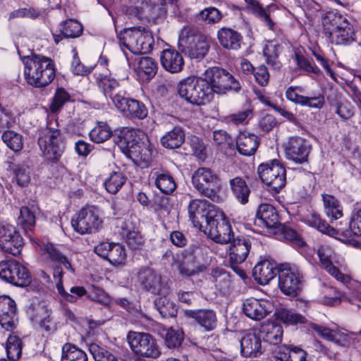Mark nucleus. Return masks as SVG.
<instances>
[{"label":"nucleus","mask_w":361,"mask_h":361,"mask_svg":"<svg viewBox=\"0 0 361 361\" xmlns=\"http://www.w3.org/2000/svg\"><path fill=\"white\" fill-rule=\"evenodd\" d=\"M24 75L27 82L35 87L49 85L55 78L56 67L54 61L41 54H32L23 59Z\"/></svg>","instance_id":"f257e3e1"},{"label":"nucleus","mask_w":361,"mask_h":361,"mask_svg":"<svg viewBox=\"0 0 361 361\" xmlns=\"http://www.w3.org/2000/svg\"><path fill=\"white\" fill-rule=\"evenodd\" d=\"M192 184L201 195L215 202H222L219 178L211 169L200 167L195 171L192 176Z\"/></svg>","instance_id":"f03ea898"},{"label":"nucleus","mask_w":361,"mask_h":361,"mask_svg":"<svg viewBox=\"0 0 361 361\" xmlns=\"http://www.w3.org/2000/svg\"><path fill=\"white\" fill-rule=\"evenodd\" d=\"M121 45L135 54H147L152 51L154 38L145 27H133L121 32L118 35Z\"/></svg>","instance_id":"7ed1b4c3"},{"label":"nucleus","mask_w":361,"mask_h":361,"mask_svg":"<svg viewBox=\"0 0 361 361\" xmlns=\"http://www.w3.org/2000/svg\"><path fill=\"white\" fill-rule=\"evenodd\" d=\"M209 214V221L203 227L204 233L217 243H228L234 236L228 219L219 209L212 210Z\"/></svg>","instance_id":"20e7f679"},{"label":"nucleus","mask_w":361,"mask_h":361,"mask_svg":"<svg viewBox=\"0 0 361 361\" xmlns=\"http://www.w3.org/2000/svg\"><path fill=\"white\" fill-rule=\"evenodd\" d=\"M178 92L180 97L192 104H204L212 97L210 86L205 78H188L180 82Z\"/></svg>","instance_id":"39448f33"},{"label":"nucleus","mask_w":361,"mask_h":361,"mask_svg":"<svg viewBox=\"0 0 361 361\" xmlns=\"http://www.w3.org/2000/svg\"><path fill=\"white\" fill-rule=\"evenodd\" d=\"M205 80L210 86L211 93L226 94L228 91L238 92L241 86L238 80L226 70L219 67H212L204 73Z\"/></svg>","instance_id":"423d86ee"},{"label":"nucleus","mask_w":361,"mask_h":361,"mask_svg":"<svg viewBox=\"0 0 361 361\" xmlns=\"http://www.w3.org/2000/svg\"><path fill=\"white\" fill-rule=\"evenodd\" d=\"M39 146L44 155L52 161H58L64 149V142L59 130L46 127L39 133Z\"/></svg>","instance_id":"0eeeda50"},{"label":"nucleus","mask_w":361,"mask_h":361,"mask_svg":"<svg viewBox=\"0 0 361 361\" xmlns=\"http://www.w3.org/2000/svg\"><path fill=\"white\" fill-rule=\"evenodd\" d=\"M126 339L132 351L138 356L156 359L161 355L156 339L148 333L129 331Z\"/></svg>","instance_id":"6e6552de"},{"label":"nucleus","mask_w":361,"mask_h":361,"mask_svg":"<svg viewBox=\"0 0 361 361\" xmlns=\"http://www.w3.org/2000/svg\"><path fill=\"white\" fill-rule=\"evenodd\" d=\"M261 180L269 188L271 192L278 193L286 183L284 166L278 161L261 164L257 169Z\"/></svg>","instance_id":"1a4fd4ad"},{"label":"nucleus","mask_w":361,"mask_h":361,"mask_svg":"<svg viewBox=\"0 0 361 361\" xmlns=\"http://www.w3.org/2000/svg\"><path fill=\"white\" fill-rule=\"evenodd\" d=\"M134 130H123L119 137L118 145L126 150L133 159L147 164L151 161L152 149L149 145L143 142H137Z\"/></svg>","instance_id":"9d476101"},{"label":"nucleus","mask_w":361,"mask_h":361,"mask_svg":"<svg viewBox=\"0 0 361 361\" xmlns=\"http://www.w3.org/2000/svg\"><path fill=\"white\" fill-rule=\"evenodd\" d=\"M73 228L81 235L98 232L103 226V220L94 206L82 208L75 219L71 221Z\"/></svg>","instance_id":"9b49d317"},{"label":"nucleus","mask_w":361,"mask_h":361,"mask_svg":"<svg viewBox=\"0 0 361 361\" xmlns=\"http://www.w3.org/2000/svg\"><path fill=\"white\" fill-rule=\"evenodd\" d=\"M316 252L319 260V265L322 269L343 284H348L350 282V277L341 273L337 268L336 265L338 264L337 255L330 245H320L317 248Z\"/></svg>","instance_id":"f8f14e48"},{"label":"nucleus","mask_w":361,"mask_h":361,"mask_svg":"<svg viewBox=\"0 0 361 361\" xmlns=\"http://www.w3.org/2000/svg\"><path fill=\"white\" fill-rule=\"evenodd\" d=\"M0 278L8 283L20 287L27 286L31 282L28 270L16 260L0 262Z\"/></svg>","instance_id":"ddd939ff"},{"label":"nucleus","mask_w":361,"mask_h":361,"mask_svg":"<svg viewBox=\"0 0 361 361\" xmlns=\"http://www.w3.org/2000/svg\"><path fill=\"white\" fill-rule=\"evenodd\" d=\"M279 286L286 295H295L300 288L303 275L299 268L288 264L278 268Z\"/></svg>","instance_id":"4468645a"},{"label":"nucleus","mask_w":361,"mask_h":361,"mask_svg":"<svg viewBox=\"0 0 361 361\" xmlns=\"http://www.w3.org/2000/svg\"><path fill=\"white\" fill-rule=\"evenodd\" d=\"M127 14L140 20H155L166 13L164 0H145L139 5L130 6Z\"/></svg>","instance_id":"2eb2a0df"},{"label":"nucleus","mask_w":361,"mask_h":361,"mask_svg":"<svg viewBox=\"0 0 361 361\" xmlns=\"http://www.w3.org/2000/svg\"><path fill=\"white\" fill-rule=\"evenodd\" d=\"M214 204L205 200L195 199L190 202L188 206V212L190 220L193 226L201 229L204 227L203 223L209 221V215L212 210H218Z\"/></svg>","instance_id":"dca6fc26"},{"label":"nucleus","mask_w":361,"mask_h":361,"mask_svg":"<svg viewBox=\"0 0 361 361\" xmlns=\"http://www.w3.org/2000/svg\"><path fill=\"white\" fill-rule=\"evenodd\" d=\"M23 245L21 235L11 225L0 226V248L5 252L16 255Z\"/></svg>","instance_id":"f3484780"},{"label":"nucleus","mask_w":361,"mask_h":361,"mask_svg":"<svg viewBox=\"0 0 361 361\" xmlns=\"http://www.w3.org/2000/svg\"><path fill=\"white\" fill-rule=\"evenodd\" d=\"M114 104L126 116L137 119H144L147 116V107L138 100L127 98L124 95H116L114 97Z\"/></svg>","instance_id":"a211bd4d"},{"label":"nucleus","mask_w":361,"mask_h":361,"mask_svg":"<svg viewBox=\"0 0 361 361\" xmlns=\"http://www.w3.org/2000/svg\"><path fill=\"white\" fill-rule=\"evenodd\" d=\"M288 159L297 164L307 161L311 146L307 140L300 137H291L284 145Z\"/></svg>","instance_id":"6ab92c4d"},{"label":"nucleus","mask_w":361,"mask_h":361,"mask_svg":"<svg viewBox=\"0 0 361 361\" xmlns=\"http://www.w3.org/2000/svg\"><path fill=\"white\" fill-rule=\"evenodd\" d=\"M94 252L114 265L123 264L126 259V250L118 243H101L95 246Z\"/></svg>","instance_id":"aec40b11"},{"label":"nucleus","mask_w":361,"mask_h":361,"mask_svg":"<svg viewBox=\"0 0 361 361\" xmlns=\"http://www.w3.org/2000/svg\"><path fill=\"white\" fill-rule=\"evenodd\" d=\"M18 322L16 305L9 296H0V324L6 331H12Z\"/></svg>","instance_id":"412c9836"},{"label":"nucleus","mask_w":361,"mask_h":361,"mask_svg":"<svg viewBox=\"0 0 361 361\" xmlns=\"http://www.w3.org/2000/svg\"><path fill=\"white\" fill-rule=\"evenodd\" d=\"M53 276L56 281V288L61 299L69 302H75L78 298L86 295L87 291L82 286H73L67 292L63 285L62 277L63 271L60 266H56L54 268Z\"/></svg>","instance_id":"4be33fe9"},{"label":"nucleus","mask_w":361,"mask_h":361,"mask_svg":"<svg viewBox=\"0 0 361 361\" xmlns=\"http://www.w3.org/2000/svg\"><path fill=\"white\" fill-rule=\"evenodd\" d=\"M138 279L142 286L153 294H166L167 288L161 281L159 274L152 269H145L138 274Z\"/></svg>","instance_id":"5701e85b"},{"label":"nucleus","mask_w":361,"mask_h":361,"mask_svg":"<svg viewBox=\"0 0 361 361\" xmlns=\"http://www.w3.org/2000/svg\"><path fill=\"white\" fill-rule=\"evenodd\" d=\"M271 308L269 301L250 298L244 301L243 310L247 317L257 321L264 318L271 312Z\"/></svg>","instance_id":"b1692460"},{"label":"nucleus","mask_w":361,"mask_h":361,"mask_svg":"<svg viewBox=\"0 0 361 361\" xmlns=\"http://www.w3.org/2000/svg\"><path fill=\"white\" fill-rule=\"evenodd\" d=\"M229 246V256L231 261L235 264L243 262L248 256L251 248V240L249 238H232Z\"/></svg>","instance_id":"393cba45"},{"label":"nucleus","mask_w":361,"mask_h":361,"mask_svg":"<svg viewBox=\"0 0 361 361\" xmlns=\"http://www.w3.org/2000/svg\"><path fill=\"white\" fill-rule=\"evenodd\" d=\"M185 315L194 319L206 331H212L217 326V317L216 312L209 309H200L188 310Z\"/></svg>","instance_id":"a878e982"},{"label":"nucleus","mask_w":361,"mask_h":361,"mask_svg":"<svg viewBox=\"0 0 361 361\" xmlns=\"http://www.w3.org/2000/svg\"><path fill=\"white\" fill-rule=\"evenodd\" d=\"M276 273H278L276 264L267 259L259 262L252 269L255 280L261 285L267 284L275 277Z\"/></svg>","instance_id":"bb28decb"},{"label":"nucleus","mask_w":361,"mask_h":361,"mask_svg":"<svg viewBox=\"0 0 361 361\" xmlns=\"http://www.w3.org/2000/svg\"><path fill=\"white\" fill-rule=\"evenodd\" d=\"M302 88L297 86H290L286 91V98L302 106H307L310 108L321 109L324 104V98L322 95L317 97H304L300 95Z\"/></svg>","instance_id":"cd10ccee"},{"label":"nucleus","mask_w":361,"mask_h":361,"mask_svg":"<svg viewBox=\"0 0 361 361\" xmlns=\"http://www.w3.org/2000/svg\"><path fill=\"white\" fill-rule=\"evenodd\" d=\"M312 329L321 338L333 342L338 346L346 347L350 344V338L348 334L339 329H331L318 324H312Z\"/></svg>","instance_id":"c85d7f7f"},{"label":"nucleus","mask_w":361,"mask_h":361,"mask_svg":"<svg viewBox=\"0 0 361 361\" xmlns=\"http://www.w3.org/2000/svg\"><path fill=\"white\" fill-rule=\"evenodd\" d=\"M161 66L171 73H180L184 66L182 54L174 49H166L160 56Z\"/></svg>","instance_id":"c756f323"},{"label":"nucleus","mask_w":361,"mask_h":361,"mask_svg":"<svg viewBox=\"0 0 361 361\" xmlns=\"http://www.w3.org/2000/svg\"><path fill=\"white\" fill-rule=\"evenodd\" d=\"M240 353L243 356L256 357L262 354V342L255 332L246 333L240 339Z\"/></svg>","instance_id":"7c9ffc66"},{"label":"nucleus","mask_w":361,"mask_h":361,"mask_svg":"<svg viewBox=\"0 0 361 361\" xmlns=\"http://www.w3.org/2000/svg\"><path fill=\"white\" fill-rule=\"evenodd\" d=\"M39 207L35 201H30L20 209V215L17 219L18 225L25 232L31 231L35 225L36 214Z\"/></svg>","instance_id":"2f4dec72"},{"label":"nucleus","mask_w":361,"mask_h":361,"mask_svg":"<svg viewBox=\"0 0 361 361\" xmlns=\"http://www.w3.org/2000/svg\"><path fill=\"white\" fill-rule=\"evenodd\" d=\"M219 44L226 49L238 50L240 48L243 37L236 30L221 27L217 32Z\"/></svg>","instance_id":"473e14b6"},{"label":"nucleus","mask_w":361,"mask_h":361,"mask_svg":"<svg viewBox=\"0 0 361 361\" xmlns=\"http://www.w3.org/2000/svg\"><path fill=\"white\" fill-rule=\"evenodd\" d=\"M258 145L259 138L253 133L241 132L237 137V150L243 156H251L254 154Z\"/></svg>","instance_id":"72a5a7b5"},{"label":"nucleus","mask_w":361,"mask_h":361,"mask_svg":"<svg viewBox=\"0 0 361 361\" xmlns=\"http://www.w3.org/2000/svg\"><path fill=\"white\" fill-rule=\"evenodd\" d=\"M349 23L345 17L334 11L328 12L322 20L324 33L328 38L333 35V32L342 29Z\"/></svg>","instance_id":"f704fd0d"},{"label":"nucleus","mask_w":361,"mask_h":361,"mask_svg":"<svg viewBox=\"0 0 361 361\" xmlns=\"http://www.w3.org/2000/svg\"><path fill=\"white\" fill-rule=\"evenodd\" d=\"M96 81L102 90L103 93L106 97H109L114 102V97L116 95H122L120 92H117L119 88V84L116 80L106 74L101 73H94Z\"/></svg>","instance_id":"c9c22d12"},{"label":"nucleus","mask_w":361,"mask_h":361,"mask_svg":"<svg viewBox=\"0 0 361 361\" xmlns=\"http://www.w3.org/2000/svg\"><path fill=\"white\" fill-rule=\"evenodd\" d=\"M276 361H306L307 353L300 348L278 346L274 350Z\"/></svg>","instance_id":"e433bc0d"},{"label":"nucleus","mask_w":361,"mask_h":361,"mask_svg":"<svg viewBox=\"0 0 361 361\" xmlns=\"http://www.w3.org/2000/svg\"><path fill=\"white\" fill-rule=\"evenodd\" d=\"M257 218L265 226L274 228L279 224V214L276 209L269 204H262L257 211Z\"/></svg>","instance_id":"4c0bfd02"},{"label":"nucleus","mask_w":361,"mask_h":361,"mask_svg":"<svg viewBox=\"0 0 361 361\" xmlns=\"http://www.w3.org/2000/svg\"><path fill=\"white\" fill-rule=\"evenodd\" d=\"M185 132L180 126H176L166 132L160 139L161 145L167 149H176L185 141Z\"/></svg>","instance_id":"58836bf2"},{"label":"nucleus","mask_w":361,"mask_h":361,"mask_svg":"<svg viewBox=\"0 0 361 361\" xmlns=\"http://www.w3.org/2000/svg\"><path fill=\"white\" fill-rule=\"evenodd\" d=\"M211 278L216 288L223 293H227L231 288L232 281L229 272L221 267H216L211 271Z\"/></svg>","instance_id":"ea45409f"},{"label":"nucleus","mask_w":361,"mask_h":361,"mask_svg":"<svg viewBox=\"0 0 361 361\" xmlns=\"http://www.w3.org/2000/svg\"><path fill=\"white\" fill-rule=\"evenodd\" d=\"M229 185L233 195L241 204L248 202L250 190L245 180L240 176H236L229 180Z\"/></svg>","instance_id":"a19ab883"},{"label":"nucleus","mask_w":361,"mask_h":361,"mask_svg":"<svg viewBox=\"0 0 361 361\" xmlns=\"http://www.w3.org/2000/svg\"><path fill=\"white\" fill-rule=\"evenodd\" d=\"M156 187L164 194H171L176 188L174 178L168 171H157L153 173Z\"/></svg>","instance_id":"79ce46f5"},{"label":"nucleus","mask_w":361,"mask_h":361,"mask_svg":"<svg viewBox=\"0 0 361 361\" xmlns=\"http://www.w3.org/2000/svg\"><path fill=\"white\" fill-rule=\"evenodd\" d=\"M260 332L264 340L271 344L277 345L282 341L283 329L280 324L267 322L262 325Z\"/></svg>","instance_id":"37998d69"},{"label":"nucleus","mask_w":361,"mask_h":361,"mask_svg":"<svg viewBox=\"0 0 361 361\" xmlns=\"http://www.w3.org/2000/svg\"><path fill=\"white\" fill-rule=\"evenodd\" d=\"M322 200L324 210L326 216L331 220H337L343 216L342 207L334 196L330 195H322Z\"/></svg>","instance_id":"c03bdc74"},{"label":"nucleus","mask_w":361,"mask_h":361,"mask_svg":"<svg viewBox=\"0 0 361 361\" xmlns=\"http://www.w3.org/2000/svg\"><path fill=\"white\" fill-rule=\"evenodd\" d=\"M90 140L95 143H102L109 140L112 135V130L106 122L98 121L90 130Z\"/></svg>","instance_id":"a18cd8bd"},{"label":"nucleus","mask_w":361,"mask_h":361,"mask_svg":"<svg viewBox=\"0 0 361 361\" xmlns=\"http://www.w3.org/2000/svg\"><path fill=\"white\" fill-rule=\"evenodd\" d=\"M86 353L71 343H66L62 348L61 361H87Z\"/></svg>","instance_id":"49530a36"},{"label":"nucleus","mask_w":361,"mask_h":361,"mask_svg":"<svg viewBox=\"0 0 361 361\" xmlns=\"http://www.w3.org/2000/svg\"><path fill=\"white\" fill-rule=\"evenodd\" d=\"M332 34L329 39L335 44L345 45L354 41V30L350 23Z\"/></svg>","instance_id":"de8ad7c7"},{"label":"nucleus","mask_w":361,"mask_h":361,"mask_svg":"<svg viewBox=\"0 0 361 361\" xmlns=\"http://www.w3.org/2000/svg\"><path fill=\"white\" fill-rule=\"evenodd\" d=\"M135 66L140 73L147 75V79H151L157 73V63L151 57L142 56L136 59Z\"/></svg>","instance_id":"09e8293b"},{"label":"nucleus","mask_w":361,"mask_h":361,"mask_svg":"<svg viewBox=\"0 0 361 361\" xmlns=\"http://www.w3.org/2000/svg\"><path fill=\"white\" fill-rule=\"evenodd\" d=\"M163 295L164 296L157 298L154 300V305L163 317L168 318L175 317L177 314L176 305L169 300L166 296V294Z\"/></svg>","instance_id":"8fccbe9b"},{"label":"nucleus","mask_w":361,"mask_h":361,"mask_svg":"<svg viewBox=\"0 0 361 361\" xmlns=\"http://www.w3.org/2000/svg\"><path fill=\"white\" fill-rule=\"evenodd\" d=\"M59 32L65 38H75L82 34V26L78 21L69 19L60 24Z\"/></svg>","instance_id":"3c124183"},{"label":"nucleus","mask_w":361,"mask_h":361,"mask_svg":"<svg viewBox=\"0 0 361 361\" xmlns=\"http://www.w3.org/2000/svg\"><path fill=\"white\" fill-rule=\"evenodd\" d=\"M1 138L6 146L13 152H18L23 148V136L14 130H4Z\"/></svg>","instance_id":"603ef678"},{"label":"nucleus","mask_w":361,"mask_h":361,"mask_svg":"<svg viewBox=\"0 0 361 361\" xmlns=\"http://www.w3.org/2000/svg\"><path fill=\"white\" fill-rule=\"evenodd\" d=\"M44 252L48 255V257L51 260L54 262L59 263L63 264L64 267L71 271H74L71 262L68 259L66 255H64L58 248H56L52 244H47L44 245Z\"/></svg>","instance_id":"864d4df0"},{"label":"nucleus","mask_w":361,"mask_h":361,"mask_svg":"<svg viewBox=\"0 0 361 361\" xmlns=\"http://www.w3.org/2000/svg\"><path fill=\"white\" fill-rule=\"evenodd\" d=\"M279 45L273 42H267L263 49V54L266 58L267 64L271 66L276 69L281 67L278 61Z\"/></svg>","instance_id":"5fc2aeb1"},{"label":"nucleus","mask_w":361,"mask_h":361,"mask_svg":"<svg viewBox=\"0 0 361 361\" xmlns=\"http://www.w3.org/2000/svg\"><path fill=\"white\" fill-rule=\"evenodd\" d=\"M304 221L307 224L316 228L323 233H326L329 235H333L336 233V230L334 228L331 227L324 220L322 219L319 216L315 214L306 216Z\"/></svg>","instance_id":"6e6d98bb"},{"label":"nucleus","mask_w":361,"mask_h":361,"mask_svg":"<svg viewBox=\"0 0 361 361\" xmlns=\"http://www.w3.org/2000/svg\"><path fill=\"white\" fill-rule=\"evenodd\" d=\"M184 332L181 329L171 327L166 330L164 341L169 348H176L180 346L184 339Z\"/></svg>","instance_id":"4d7b16f0"},{"label":"nucleus","mask_w":361,"mask_h":361,"mask_svg":"<svg viewBox=\"0 0 361 361\" xmlns=\"http://www.w3.org/2000/svg\"><path fill=\"white\" fill-rule=\"evenodd\" d=\"M126 181V178L121 172H112L105 180L106 190L111 194H116Z\"/></svg>","instance_id":"13d9d810"},{"label":"nucleus","mask_w":361,"mask_h":361,"mask_svg":"<svg viewBox=\"0 0 361 361\" xmlns=\"http://www.w3.org/2000/svg\"><path fill=\"white\" fill-rule=\"evenodd\" d=\"M209 48L208 43L204 39L198 37L188 47V53L192 59H202L207 55Z\"/></svg>","instance_id":"bf43d9fd"},{"label":"nucleus","mask_w":361,"mask_h":361,"mask_svg":"<svg viewBox=\"0 0 361 361\" xmlns=\"http://www.w3.org/2000/svg\"><path fill=\"white\" fill-rule=\"evenodd\" d=\"M277 319L287 325H293L298 323H304L305 318L292 310L279 309L276 312Z\"/></svg>","instance_id":"052dcab7"},{"label":"nucleus","mask_w":361,"mask_h":361,"mask_svg":"<svg viewBox=\"0 0 361 361\" xmlns=\"http://www.w3.org/2000/svg\"><path fill=\"white\" fill-rule=\"evenodd\" d=\"M14 178L18 185L23 187L30 181L29 167L24 164H14L12 166Z\"/></svg>","instance_id":"680f3d73"},{"label":"nucleus","mask_w":361,"mask_h":361,"mask_svg":"<svg viewBox=\"0 0 361 361\" xmlns=\"http://www.w3.org/2000/svg\"><path fill=\"white\" fill-rule=\"evenodd\" d=\"M8 357L11 360H16L20 358L22 352L21 340L16 336H9L6 346Z\"/></svg>","instance_id":"e2e57ef3"},{"label":"nucleus","mask_w":361,"mask_h":361,"mask_svg":"<svg viewBox=\"0 0 361 361\" xmlns=\"http://www.w3.org/2000/svg\"><path fill=\"white\" fill-rule=\"evenodd\" d=\"M192 154L200 161H204L207 157L206 147L202 140L195 135H190L188 138Z\"/></svg>","instance_id":"0e129e2a"},{"label":"nucleus","mask_w":361,"mask_h":361,"mask_svg":"<svg viewBox=\"0 0 361 361\" xmlns=\"http://www.w3.org/2000/svg\"><path fill=\"white\" fill-rule=\"evenodd\" d=\"M89 350L95 361H118L111 352L97 343L90 344Z\"/></svg>","instance_id":"69168bd1"},{"label":"nucleus","mask_w":361,"mask_h":361,"mask_svg":"<svg viewBox=\"0 0 361 361\" xmlns=\"http://www.w3.org/2000/svg\"><path fill=\"white\" fill-rule=\"evenodd\" d=\"M200 20L207 24H215L219 23L222 18V14L219 9L215 7H209L201 11L198 14Z\"/></svg>","instance_id":"338daca9"},{"label":"nucleus","mask_w":361,"mask_h":361,"mask_svg":"<svg viewBox=\"0 0 361 361\" xmlns=\"http://www.w3.org/2000/svg\"><path fill=\"white\" fill-rule=\"evenodd\" d=\"M349 226L352 231L361 235V204H356L353 210Z\"/></svg>","instance_id":"774afa93"}]
</instances>
